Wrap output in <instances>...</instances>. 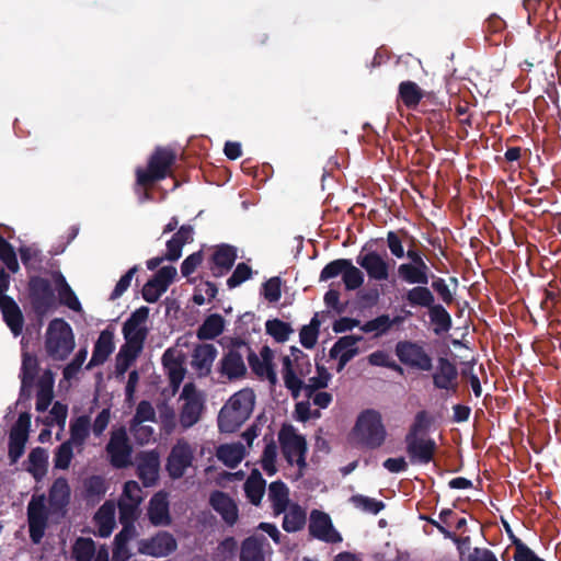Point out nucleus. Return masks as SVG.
Wrapping results in <instances>:
<instances>
[{
    "mask_svg": "<svg viewBox=\"0 0 561 561\" xmlns=\"http://www.w3.org/2000/svg\"><path fill=\"white\" fill-rule=\"evenodd\" d=\"M137 476L144 486L149 488L157 484L160 470V456L156 449L140 451L137 457Z\"/></svg>",
    "mask_w": 561,
    "mask_h": 561,
    "instance_id": "nucleus-15",
    "label": "nucleus"
},
{
    "mask_svg": "<svg viewBox=\"0 0 561 561\" xmlns=\"http://www.w3.org/2000/svg\"><path fill=\"white\" fill-rule=\"evenodd\" d=\"M95 554V543L91 538L79 537L72 547V557L76 561H91Z\"/></svg>",
    "mask_w": 561,
    "mask_h": 561,
    "instance_id": "nucleus-47",
    "label": "nucleus"
},
{
    "mask_svg": "<svg viewBox=\"0 0 561 561\" xmlns=\"http://www.w3.org/2000/svg\"><path fill=\"white\" fill-rule=\"evenodd\" d=\"M162 365L167 370L171 386L179 388L186 373L182 356H176L172 348H168L162 355Z\"/></svg>",
    "mask_w": 561,
    "mask_h": 561,
    "instance_id": "nucleus-27",
    "label": "nucleus"
},
{
    "mask_svg": "<svg viewBox=\"0 0 561 561\" xmlns=\"http://www.w3.org/2000/svg\"><path fill=\"white\" fill-rule=\"evenodd\" d=\"M394 354L400 364L409 369L428 373L434 368V358L422 341H399L394 346Z\"/></svg>",
    "mask_w": 561,
    "mask_h": 561,
    "instance_id": "nucleus-4",
    "label": "nucleus"
},
{
    "mask_svg": "<svg viewBox=\"0 0 561 561\" xmlns=\"http://www.w3.org/2000/svg\"><path fill=\"white\" fill-rule=\"evenodd\" d=\"M254 393L250 389H243L236 392L226 403L232 411L238 412L242 416L249 419L254 407Z\"/></svg>",
    "mask_w": 561,
    "mask_h": 561,
    "instance_id": "nucleus-34",
    "label": "nucleus"
},
{
    "mask_svg": "<svg viewBox=\"0 0 561 561\" xmlns=\"http://www.w3.org/2000/svg\"><path fill=\"white\" fill-rule=\"evenodd\" d=\"M252 268L247 263H239L231 276L227 279L228 288L232 289L240 286L245 280L252 277Z\"/></svg>",
    "mask_w": 561,
    "mask_h": 561,
    "instance_id": "nucleus-61",
    "label": "nucleus"
},
{
    "mask_svg": "<svg viewBox=\"0 0 561 561\" xmlns=\"http://www.w3.org/2000/svg\"><path fill=\"white\" fill-rule=\"evenodd\" d=\"M245 449L241 443L221 444L216 449V457L226 467L234 469L243 460Z\"/></svg>",
    "mask_w": 561,
    "mask_h": 561,
    "instance_id": "nucleus-30",
    "label": "nucleus"
},
{
    "mask_svg": "<svg viewBox=\"0 0 561 561\" xmlns=\"http://www.w3.org/2000/svg\"><path fill=\"white\" fill-rule=\"evenodd\" d=\"M398 95L408 108H415L420 104L424 93L414 81L407 80L399 84Z\"/></svg>",
    "mask_w": 561,
    "mask_h": 561,
    "instance_id": "nucleus-38",
    "label": "nucleus"
},
{
    "mask_svg": "<svg viewBox=\"0 0 561 561\" xmlns=\"http://www.w3.org/2000/svg\"><path fill=\"white\" fill-rule=\"evenodd\" d=\"M110 463L116 469H124L131 465L133 446L129 443L124 426L111 432L110 440L105 447Z\"/></svg>",
    "mask_w": 561,
    "mask_h": 561,
    "instance_id": "nucleus-9",
    "label": "nucleus"
},
{
    "mask_svg": "<svg viewBox=\"0 0 561 561\" xmlns=\"http://www.w3.org/2000/svg\"><path fill=\"white\" fill-rule=\"evenodd\" d=\"M306 512L298 504L293 505L285 514L283 528L287 533H296L304 528L306 524Z\"/></svg>",
    "mask_w": 561,
    "mask_h": 561,
    "instance_id": "nucleus-42",
    "label": "nucleus"
},
{
    "mask_svg": "<svg viewBox=\"0 0 561 561\" xmlns=\"http://www.w3.org/2000/svg\"><path fill=\"white\" fill-rule=\"evenodd\" d=\"M139 271L138 265L130 267L124 275L121 276L116 283L113 291L111 293L110 299L115 300L119 298L130 286L135 274Z\"/></svg>",
    "mask_w": 561,
    "mask_h": 561,
    "instance_id": "nucleus-64",
    "label": "nucleus"
},
{
    "mask_svg": "<svg viewBox=\"0 0 561 561\" xmlns=\"http://www.w3.org/2000/svg\"><path fill=\"white\" fill-rule=\"evenodd\" d=\"M51 278L58 293L59 302L76 312H80L82 306L62 273L55 271L51 273Z\"/></svg>",
    "mask_w": 561,
    "mask_h": 561,
    "instance_id": "nucleus-25",
    "label": "nucleus"
},
{
    "mask_svg": "<svg viewBox=\"0 0 561 561\" xmlns=\"http://www.w3.org/2000/svg\"><path fill=\"white\" fill-rule=\"evenodd\" d=\"M9 286L10 275L4 268H0V310L7 325L10 328L13 335L18 336L22 333L24 317L16 301L5 295Z\"/></svg>",
    "mask_w": 561,
    "mask_h": 561,
    "instance_id": "nucleus-8",
    "label": "nucleus"
},
{
    "mask_svg": "<svg viewBox=\"0 0 561 561\" xmlns=\"http://www.w3.org/2000/svg\"><path fill=\"white\" fill-rule=\"evenodd\" d=\"M354 433L363 446L379 448L387 435L381 414L374 409L363 411L356 420Z\"/></svg>",
    "mask_w": 561,
    "mask_h": 561,
    "instance_id": "nucleus-3",
    "label": "nucleus"
},
{
    "mask_svg": "<svg viewBox=\"0 0 561 561\" xmlns=\"http://www.w3.org/2000/svg\"><path fill=\"white\" fill-rule=\"evenodd\" d=\"M278 442L283 456L289 465L296 461L300 469L306 468L307 440L296 432L293 425L284 424L282 426L278 432Z\"/></svg>",
    "mask_w": 561,
    "mask_h": 561,
    "instance_id": "nucleus-7",
    "label": "nucleus"
},
{
    "mask_svg": "<svg viewBox=\"0 0 561 561\" xmlns=\"http://www.w3.org/2000/svg\"><path fill=\"white\" fill-rule=\"evenodd\" d=\"M296 367L294 368L293 362L289 356L283 358V377L285 387L290 390L293 398H298L301 389L305 390L306 383L297 376Z\"/></svg>",
    "mask_w": 561,
    "mask_h": 561,
    "instance_id": "nucleus-37",
    "label": "nucleus"
},
{
    "mask_svg": "<svg viewBox=\"0 0 561 561\" xmlns=\"http://www.w3.org/2000/svg\"><path fill=\"white\" fill-rule=\"evenodd\" d=\"M27 293L32 310L36 316H46L56 307L55 289L49 279L39 275H30Z\"/></svg>",
    "mask_w": 561,
    "mask_h": 561,
    "instance_id": "nucleus-6",
    "label": "nucleus"
},
{
    "mask_svg": "<svg viewBox=\"0 0 561 561\" xmlns=\"http://www.w3.org/2000/svg\"><path fill=\"white\" fill-rule=\"evenodd\" d=\"M209 505L218 513L228 526H233L239 519V508L236 501L226 492L216 490L210 493Z\"/></svg>",
    "mask_w": 561,
    "mask_h": 561,
    "instance_id": "nucleus-19",
    "label": "nucleus"
},
{
    "mask_svg": "<svg viewBox=\"0 0 561 561\" xmlns=\"http://www.w3.org/2000/svg\"><path fill=\"white\" fill-rule=\"evenodd\" d=\"M290 359L293 364L295 363L297 373L305 377L311 371V363L309 360V356L305 354L300 348L297 346L290 347Z\"/></svg>",
    "mask_w": 561,
    "mask_h": 561,
    "instance_id": "nucleus-59",
    "label": "nucleus"
},
{
    "mask_svg": "<svg viewBox=\"0 0 561 561\" xmlns=\"http://www.w3.org/2000/svg\"><path fill=\"white\" fill-rule=\"evenodd\" d=\"M203 411V402L199 398H190L182 407L180 423L187 428L196 424Z\"/></svg>",
    "mask_w": 561,
    "mask_h": 561,
    "instance_id": "nucleus-41",
    "label": "nucleus"
},
{
    "mask_svg": "<svg viewBox=\"0 0 561 561\" xmlns=\"http://www.w3.org/2000/svg\"><path fill=\"white\" fill-rule=\"evenodd\" d=\"M309 534L319 540L330 543L342 541V537L334 529L330 516L318 510H313L310 514Z\"/></svg>",
    "mask_w": 561,
    "mask_h": 561,
    "instance_id": "nucleus-16",
    "label": "nucleus"
},
{
    "mask_svg": "<svg viewBox=\"0 0 561 561\" xmlns=\"http://www.w3.org/2000/svg\"><path fill=\"white\" fill-rule=\"evenodd\" d=\"M363 340L362 335H344L341 336L330 348L329 356L331 358H337L342 353H347L352 350H358L356 344Z\"/></svg>",
    "mask_w": 561,
    "mask_h": 561,
    "instance_id": "nucleus-48",
    "label": "nucleus"
},
{
    "mask_svg": "<svg viewBox=\"0 0 561 561\" xmlns=\"http://www.w3.org/2000/svg\"><path fill=\"white\" fill-rule=\"evenodd\" d=\"M342 279L347 290H355L364 284L365 275L350 260V265L346 266Z\"/></svg>",
    "mask_w": 561,
    "mask_h": 561,
    "instance_id": "nucleus-53",
    "label": "nucleus"
},
{
    "mask_svg": "<svg viewBox=\"0 0 561 561\" xmlns=\"http://www.w3.org/2000/svg\"><path fill=\"white\" fill-rule=\"evenodd\" d=\"M350 265L348 259H336L328 263L320 273V280L325 282L339 275L343 276L346 266Z\"/></svg>",
    "mask_w": 561,
    "mask_h": 561,
    "instance_id": "nucleus-55",
    "label": "nucleus"
},
{
    "mask_svg": "<svg viewBox=\"0 0 561 561\" xmlns=\"http://www.w3.org/2000/svg\"><path fill=\"white\" fill-rule=\"evenodd\" d=\"M70 501V486L65 478H57L48 492V503L53 512L58 513L66 508Z\"/></svg>",
    "mask_w": 561,
    "mask_h": 561,
    "instance_id": "nucleus-28",
    "label": "nucleus"
},
{
    "mask_svg": "<svg viewBox=\"0 0 561 561\" xmlns=\"http://www.w3.org/2000/svg\"><path fill=\"white\" fill-rule=\"evenodd\" d=\"M38 362L36 356L24 352L22 354V365L20 379L35 382L36 376L38 374Z\"/></svg>",
    "mask_w": 561,
    "mask_h": 561,
    "instance_id": "nucleus-52",
    "label": "nucleus"
},
{
    "mask_svg": "<svg viewBox=\"0 0 561 561\" xmlns=\"http://www.w3.org/2000/svg\"><path fill=\"white\" fill-rule=\"evenodd\" d=\"M176 162V152L170 147H156L150 154L147 167H138L135 171L137 186L152 187L157 182L167 178H174L173 167Z\"/></svg>",
    "mask_w": 561,
    "mask_h": 561,
    "instance_id": "nucleus-1",
    "label": "nucleus"
},
{
    "mask_svg": "<svg viewBox=\"0 0 561 561\" xmlns=\"http://www.w3.org/2000/svg\"><path fill=\"white\" fill-rule=\"evenodd\" d=\"M139 505L140 504H137V501L131 503V502H127L125 499H121L118 501L119 523L135 524V522L138 517Z\"/></svg>",
    "mask_w": 561,
    "mask_h": 561,
    "instance_id": "nucleus-57",
    "label": "nucleus"
},
{
    "mask_svg": "<svg viewBox=\"0 0 561 561\" xmlns=\"http://www.w3.org/2000/svg\"><path fill=\"white\" fill-rule=\"evenodd\" d=\"M194 229L191 225H182L178 231L167 241V261L175 262L182 255V249L193 241Z\"/></svg>",
    "mask_w": 561,
    "mask_h": 561,
    "instance_id": "nucleus-23",
    "label": "nucleus"
},
{
    "mask_svg": "<svg viewBox=\"0 0 561 561\" xmlns=\"http://www.w3.org/2000/svg\"><path fill=\"white\" fill-rule=\"evenodd\" d=\"M427 314L431 323L433 324V332L436 335L446 333L451 329V316L443 305L435 302L430 309H427Z\"/></svg>",
    "mask_w": 561,
    "mask_h": 561,
    "instance_id": "nucleus-33",
    "label": "nucleus"
},
{
    "mask_svg": "<svg viewBox=\"0 0 561 561\" xmlns=\"http://www.w3.org/2000/svg\"><path fill=\"white\" fill-rule=\"evenodd\" d=\"M289 490L287 485L280 481H273L268 486V497L273 503L275 514L284 513L288 506Z\"/></svg>",
    "mask_w": 561,
    "mask_h": 561,
    "instance_id": "nucleus-36",
    "label": "nucleus"
},
{
    "mask_svg": "<svg viewBox=\"0 0 561 561\" xmlns=\"http://www.w3.org/2000/svg\"><path fill=\"white\" fill-rule=\"evenodd\" d=\"M273 351L268 346H263L260 357L250 347L248 352V363L252 371L261 379L265 378L271 385H276L277 375L273 365Z\"/></svg>",
    "mask_w": 561,
    "mask_h": 561,
    "instance_id": "nucleus-17",
    "label": "nucleus"
},
{
    "mask_svg": "<svg viewBox=\"0 0 561 561\" xmlns=\"http://www.w3.org/2000/svg\"><path fill=\"white\" fill-rule=\"evenodd\" d=\"M114 332L110 329L101 331L92 352L88 368L103 365L114 352Z\"/></svg>",
    "mask_w": 561,
    "mask_h": 561,
    "instance_id": "nucleus-22",
    "label": "nucleus"
},
{
    "mask_svg": "<svg viewBox=\"0 0 561 561\" xmlns=\"http://www.w3.org/2000/svg\"><path fill=\"white\" fill-rule=\"evenodd\" d=\"M266 333L270 334L277 343H284L294 332L291 325L279 319L267 320L265 323Z\"/></svg>",
    "mask_w": 561,
    "mask_h": 561,
    "instance_id": "nucleus-46",
    "label": "nucleus"
},
{
    "mask_svg": "<svg viewBox=\"0 0 561 561\" xmlns=\"http://www.w3.org/2000/svg\"><path fill=\"white\" fill-rule=\"evenodd\" d=\"M402 237H409L408 231L401 229L398 232L392 230L387 232V245L390 253L398 259H402L405 255Z\"/></svg>",
    "mask_w": 561,
    "mask_h": 561,
    "instance_id": "nucleus-54",
    "label": "nucleus"
},
{
    "mask_svg": "<svg viewBox=\"0 0 561 561\" xmlns=\"http://www.w3.org/2000/svg\"><path fill=\"white\" fill-rule=\"evenodd\" d=\"M240 561H265L262 546L256 538L249 537L242 541Z\"/></svg>",
    "mask_w": 561,
    "mask_h": 561,
    "instance_id": "nucleus-45",
    "label": "nucleus"
},
{
    "mask_svg": "<svg viewBox=\"0 0 561 561\" xmlns=\"http://www.w3.org/2000/svg\"><path fill=\"white\" fill-rule=\"evenodd\" d=\"M250 344L243 339L234 337L227 345V351L218 363V371L229 380H237L245 377L247 366L244 356L248 358Z\"/></svg>",
    "mask_w": 561,
    "mask_h": 561,
    "instance_id": "nucleus-5",
    "label": "nucleus"
},
{
    "mask_svg": "<svg viewBox=\"0 0 561 561\" xmlns=\"http://www.w3.org/2000/svg\"><path fill=\"white\" fill-rule=\"evenodd\" d=\"M405 306L411 308L430 309L435 302L434 293L427 285H416L402 295Z\"/></svg>",
    "mask_w": 561,
    "mask_h": 561,
    "instance_id": "nucleus-24",
    "label": "nucleus"
},
{
    "mask_svg": "<svg viewBox=\"0 0 561 561\" xmlns=\"http://www.w3.org/2000/svg\"><path fill=\"white\" fill-rule=\"evenodd\" d=\"M18 251L21 262L28 274L43 271L44 255L37 245H21Z\"/></svg>",
    "mask_w": 561,
    "mask_h": 561,
    "instance_id": "nucleus-32",
    "label": "nucleus"
},
{
    "mask_svg": "<svg viewBox=\"0 0 561 561\" xmlns=\"http://www.w3.org/2000/svg\"><path fill=\"white\" fill-rule=\"evenodd\" d=\"M266 481L257 469H253L244 482L243 489L251 504L259 505L265 492Z\"/></svg>",
    "mask_w": 561,
    "mask_h": 561,
    "instance_id": "nucleus-31",
    "label": "nucleus"
},
{
    "mask_svg": "<svg viewBox=\"0 0 561 561\" xmlns=\"http://www.w3.org/2000/svg\"><path fill=\"white\" fill-rule=\"evenodd\" d=\"M405 450L412 465H427L434 460L437 445L431 437H404Z\"/></svg>",
    "mask_w": 561,
    "mask_h": 561,
    "instance_id": "nucleus-13",
    "label": "nucleus"
},
{
    "mask_svg": "<svg viewBox=\"0 0 561 561\" xmlns=\"http://www.w3.org/2000/svg\"><path fill=\"white\" fill-rule=\"evenodd\" d=\"M168 289L160 283H157L154 278H150L142 287V298L149 302L154 304Z\"/></svg>",
    "mask_w": 561,
    "mask_h": 561,
    "instance_id": "nucleus-63",
    "label": "nucleus"
},
{
    "mask_svg": "<svg viewBox=\"0 0 561 561\" xmlns=\"http://www.w3.org/2000/svg\"><path fill=\"white\" fill-rule=\"evenodd\" d=\"M27 439L28 437L22 436L15 432H10L8 456L11 463L18 462L23 456Z\"/></svg>",
    "mask_w": 561,
    "mask_h": 561,
    "instance_id": "nucleus-51",
    "label": "nucleus"
},
{
    "mask_svg": "<svg viewBox=\"0 0 561 561\" xmlns=\"http://www.w3.org/2000/svg\"><path fill=\"white\" fill-rule=\"evenodd\" d=\"M237 260V249L222 243L217 245L209 261V270L218 278L228 273Z\"/></svg>",
    "mask_w": 561,
    "mask_h": 561,
    "instance_id": "nucleus-20",
    "label": "nucleus"
},
{
    "mask_svg": "<svg viewBox=\"0 0 561 561\" xmlns=\"http://www.w3.org/2000/svg\"><path fill=\"white\" fill-rule=\"evenodd\" d=\"M224 327L225 321L220 314H210L197 329V337L199 340H213L222 333Z\"/></svg>",
    "mask_w": 561,
    "mask_h": 561,
    "instance_id": "nucleus-40",
    "label": "nucleus"
},
{
    "mask_svg": "<svg viewBox=\"0 0 561 561\" xmlns=\"http://www.w3.org/2000/svg\"><path fill=\"white\" fill-rule=\"evenodd\" d=\"M356 263L365 270L371 280L382 282L389 278V263L380 253L365 244L356 256Z\"/></svg>",
    "mask_w": 561,
    "mask_h": 561,
    "instance_id": "nucleus-11",
    "label": "nucleus"
},
{
    "mask_svg": "<svg viewBox=\"0 0 561 561\" xmlns=\"http://www.w3.org/2000/svg\"><path fill=\"white\" fill-rule=\"evenodd\" d=\"M194 459L193 449L187 442L179 440L171 449L165 469L171 479L176 480L184 476L186 469L192 466Z\"/></svg>",
    "mask_w": 561,
    "mask_h": 561,
    "instance_id": "nucleus-12",
    "label": "nucleus"
},
{
    "mask_svg": "<svg viewBox=\"0 0 561 561\" xmlns=\"http://www.w3.org/2000/svg\"><path fill=\"white\" fill-rule=\"evenodd\" d=\"M217 356V348L213 344H199L192 355V366L199 376H207L211 370Z\"/></svg>",
    "mask_w": 561,
    "mask_h": 561,
    "instance_id": "nucleus-26",
    "label": "nucleus"
},
{
    "mask_svg": "<svg viewBox=\"0 0 561 561\" xmlns=\"http://www.w3.org/2000/svg\"><path fill=\"white\" fill-rule=\"evenodd\" d=\"M433 386L439 390L456 392L458 388V369L447 357H438L435 371L432 374Z\"/></svg>",
    "mask_w": 561,
    "mask_h": 561,
    "instance_id": "nucleus-18",
    "label": "nucleus"
},
{
    "mask_svg": "<svg viewBox=\"0 0 561 561\" xmlns=\"http://www.w3.org/2000/svg\"><path fill=\"white\" fill-rule=\"evenodd\" d=\"M398 276L400 279L411 285H427L426 279L420 275L414 264H400L398 266Z\"/></svg>",
    "mask_w": 561,
    "mask_h": 561,
    "instance_id": "nucleus-58",
    "label": "nucleus"
},
{
    "mask_svg": "<svg viewBox=\"0 0 561 561\" xmlns=\"http://www.w3.org/2000/svg\"><path fill=\"white\" fill-rule=\"evenodd\" d=\"M276 458H277V446L276 443L271 439L264 447L261 466L267 476H274L277 471L276 468Z\"/></svg>",
    "mask_w": 561,
    "mask_h": 561,
    "instance_id": "nucleus-50",
    "label": "nucleus"
},
{
    "mask_svg": "<svg viewBox=\"0 0 561 561\" xmlns=\"http://www.w3.org/2000/svg\"><path fill=\"white\" fill-rule=\"evenodd\" d=\"M351 502L356 508L370 514H378L385 508V503L373 497H368L362 494H356L351 497Z\"/></svg>",
    "mask_w": 561,
    "mask_h": 561,
    "instance_id": "nucleus-49",
    "label": "nucleus"
},
{
    "mask_svg": "<svg viewBox=\"0 0 561 561\" xmlns=\"http://www.w3.org/2000/svg\"><path fill=\"white\" fill-rule=\"evenodd\" d=\"M106 491L105 480L101 476H91L83 481V497L88 502H100Z\"/></svg>",
    "mask_w": 561,
    "mask_h": 561,
    "instance_id": "nucleus-39",
    "label": "nucleus"
},
{
    "mask_svg": "<svg viewBox=\"0 0 561 561\" xmlns=\"http://www.w3.org/2000/svg\"><path fill=\"white\" fill-rule=\"evenodd\" d=\"M45 495H34L27 504L28 534L33 543H39L48 525Z\"/></svg>",
    "mask_w": 561,
    "mask_h": 561,
    "instance_id": "nucleus-10",
    "label": "nucleus"
},
{
    "mask_svg": "<svg viewBox=\"0 0 561 561\" xmlns=\"http://www.w3.org/2000/svg\"><path fill=\"white\" fill-rule=\"evenodd\" d=\"M90 419L87 415H81L77 417L70 424V439L71 444L82 445L84 440L88 438L90 433Z\"/></svg>",
    "mask_w": 561,
    "mask_h": 561,
    "instance_id": "nucleus-43",
    "label": "nucleus"
},
{
    "mask_svg": "<svg viewBox=\"0 0 561 561\" xmlns=\"http://www.w3.org/2000/svg\"><path fill=\"white\" fill-rule=\"evenodd\" d=\"M75 348V335L64 319L50 321L46 332L45 350L54 360H65Z\"/></svg>",
    "mask_w": 561,
    "mask_h": 561,
    "instance_id": "nucleus-2",
    "label": "nucleus"
},
{
    "mask_svg": "<svg viewBox=\"0 0 561 561\" xmlns=\"http://www.w3.org/2000/svg\"><path fill=\"white\" fill-rule=\"evenodd\" d=\"M123 334L125 341L129 343V346H144L145 340L148 334V330L145 327H127L123 325Z\"/></svg>",
    "mask_w": 561,
    "mask_h": 561,
    "instance_id": "nucleus-62",
    "label": "nucleus"
},
{
    "mask_svg": "<svg viewBox=\"0 0 561 561\" xmlns=\"http://www.w3.org/2000/svg\"><path fill=\"white\" fill-rule=\"evenodd\" d=\"M73 457L71 442L62 443L55 453V468L66 470L69 468L71 459Z\"/></svg>",
    "mask_w": 561,
    "mask_h": 561,
    "instance_id": "nucleus-60",
    "label": "nucleus"
},
{
    "mask_svg": "<svg viewBox=\"0 0 561 561\" xmlns=\"http://www.w3.org/2000/svg\"><path fill=\"white\" fill-rule=\"evenodd\" d=\"M248 419L242 416L236 411H232L228 405H224L218 414L217 423L221 433L236 432Z\"/></svg>",
    "mask_w": 561,
    "mask_h": 561,
    "instance_id": "nucleus-35",
    "label": "nucleus"
},
{
    "mask_svg": "<svg viewBox=\"0 0 561 561\" xmlns=\"http://www.w3.org/2000/svg\"><path fill=\"white\" fill-rule=\"evenodd\" d=\"M147 515L153 526H169L172 522L168 494L159 491L149 501Z\"/></svg>",
    "mask_w": 561,
    "mask_h": 561,
    "instance_id": "nucleus-21",
    "label": "nucleus"
},
{
    "mask_svg": "<svg viewBox=\"0 0 561 561\" xmlns=\"http://www.w3.org/2000/svg\"><path fill=\"white\" fill-rule=\"evenodd\" d=\"M331 377V374L324 366L317 364V376L309 378L305 386L306 397L311 398L316 391L327 388Z\"/></svg>",
    "mask_w": 561,
    "mask_h": 561,
    "instance_id": "nucleus-44",
    "label": "nucleus"
},
{
    "mask_svg": "<svg viewBox=\"0 0 561 561\" xmlns=\"http://www.w3.org/2000/svg\"><path fill=\"white\" fill-rule=\"evenodd\" d=\"M176 548L178 542L175 538L168 531H159L156 536L149 539H141L138 542V552L140 554L154 558L167 557L174 552Z\"/></svg>",
    "mask_w": 561,
    "mask_h": 561,
    "instance_id": "nucleus-14",
    "label": "nucleus"
},
{
    "mask_svg": "<svg viewBox=\"0 0 561 561\" xmlns=\"http://www.w3.org/2000/svg\"><path fill=\"white\" fill-rule=\"evenodd\" d=\"M391 329V322L389 314H381L377 318L365 322L360 325V330L364 333L377 332L376 335H381Z\"/></svg>",
    "mask_w": 561,
    "mask_h": 561,
    "instance_id": "nucleus-56",
    "label": "nucleus"
},
{
    "mask_svg": "<svg viewBox=\"0 0 561 561\" xmlns=\"http://www.w3.org/2000/svg\"><path fill=\"white\" fill-rule=\"evenodd\" d=\"M94 523L98 527V536L108 537L115 527V507L111 502H105L95 513Z\"/></svg>",
    "mask_w": 561,
    "mask_h": 561,
    "instance_id": "nucleus-29",
    "label": "nucleus"
}]
</instances>
